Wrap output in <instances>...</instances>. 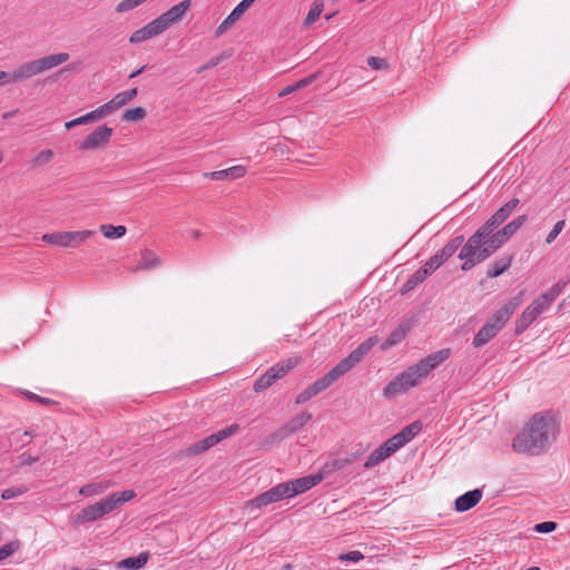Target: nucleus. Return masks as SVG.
Returning <instances> with one entry per match:
<instances>
[{
  "mask_svg": "<svg viewBox=\"0 0 570 570\" xmlns=\"http://www.w3.org/2000/svg\"><path fill=\"white\" fill-rule=\"evenodd\" d=\"M559 424L549 412L535 413L514 436L512 448L519 453L539 455L556 441Z\"/></svg>",
  "mask_w": 570,
  "mask_h": 570,
  "instance_id": "obj_1",
  "label": "nucleus"
},
{
  "mask_svg": "<svg viewBox=\"0 0 570 570\" xmlns=\"http://www.w3.org/2000/svg\"><path fill=\"white\" fill-rule=\"evenodd\" d=\"M451 356L450 348H442L420 360L412 366L397 374L384 389L383 396L392 399L414 389Z\"/></svg>",
  "mask_w": 570,
  "mask_h": 570,
  "instance_id": "obj_2",
  "label": "nucleus"
},
{
  "mask_svg": "<svg viewBox=\"0 0 570 570\" xmlns=\"http://www.w3.org/2000/svg\"><path fill=\"white\" fill-rule=\"evenodd\" d=\"M527 216L522 215L511 220L499 230H494L484 238L475 247L466 252L465 247H462L459 254V258L463 261L461 266L462 271H470L474 265L485 261L493 253H495L510 237L525 223Z\"/></svg>",
  "mask_w": 570,
  "mask_h": 570,
  "instance_id": "obj_3",
  "label": "nucleus"
},
{
  "mask_svg": "<svg viewBox=\"0 0 570 570\" xmlns=\"http://www.w3.org/2000/svg\"><path fill=\"white\" fill-rule=\"evenodd\" d=\"M379 343L377 336H371L361 343L354 351H352L346 357L341 360L328 373L308 385L305 390L309 397L320 394L321 392L328 389L340 377L350 372L355 367L367 353Z\"/></svg>",
  "mask_w": 570,
  "mask_h": 570,
  "instance_id": "obj_4",
  "label": "nucleus"
},
{
  "mask_svg": "<svg viewBox=\"0 0 570 570\" xmlns=\"http://www.w3.org/2000/svg\"><path fill=\"white\" fill-rule=\"evenodd\" d=\"M136 497L134 490H124L114 492L108 497L82 508L75 517L77 523H89L104 518L106 514L111 513L126 502Z\"/></svg>",
  "mask_w": 570,
  "mask_h": 570,
  "instance_id": "obj_5",
  "label": "nucleus"
},
{
  "mask_svg": "<svg viewBox=\"0 0 570 570\" xmlns=\"http://www.w3.org/2000/svg\"><path fill=\"white\" fill-rule=\"evenodd\" d=\"M521 296L522 293L511 298L487 320L473 338L472 344L474 347H482L499 334L521 304Z\"/></svg>",
  "mask_w": 570,
  "mask_h": 570,
  "instance_id": "obj_6",
  "label": "nucleus"
},
{
  "mask_svg": "<svg viewBox=\"0 0 570 570\" xmlns=\"http://www.w3.org/2000/svg\"><path fill=\"white\" fill-rule=\"evenodd\" d=\"M566 287L564 282H558L538 296L515 321V333H523L541 314L547 312Z\"/></svg>",
  "mask_w": 570,
  "mask_h": 570,
  "instance_id": "obj_7",
  "label": "nucleus"
},
{
  "mask_svg": "<svg viewBox=\"0 0 570 570\" xmlns=\"http://www.w3.org/2000/svg\"><path fill=\"white\" fill-rule=\"evenodd\" d=\"M69 58L67 52H57L27 61L10 73V82H20L41 75L67 62Z\"/></svg>",
  "mask_w": 570,
  "mask_h": 570,
  "instance_id": "obj_8",
  "label": "nucleus"
},
{
  "mask_svg": "<svg viewBox=\"0 0 570 570\" xmlns=\"http://www.w3.org/2000/svg\"><path fill=\"white\" fill-rule=\"evenodd\" d=\"M519 203L518 198H512L504 204L466 240L462 247H465L466 252H470L471 248H475L481 243L482 238L494 232L510 217Z\"/></svg>",
  "mask_w": 570,
  "mask_h": 570,
  "instance_id": "obj_9",
  "label": "nucleus"
},
{
  "mask_svg": "<svg viewBox=\"0 0 570 570\" xmlns=\"http://www.w3.org/2000/svg\"><path fill=\"white\" fill-rule=\"evenodd\" d=\"M299 363L296 356L289 357L284 362H279L272 366L265 374L261 375L254 383L255 392L259 393L272 386L277 380L282 379L292 368Z\"/></svg>",
  "mask_w": 570,
  "mask_h": 570,
  "instance_id": "obj_10",
  "label": "nucleus"
},
{
  "mask_svg": "<svg viewBox=\"0 0 570 570\" xmlns=\"http://www.w3.org/2000/svg\"><path fill=\"white\" fill-rule=\"evenodd\" d=\"M95 234L94 230H75V232H55L50 234H43L42 240L49 245H56L60 247H77L85 243Z\"/></svg>",
  "mask_w": 570,
  "mask_h": 570,
  "instance_id": "obj_11",
  "label": "nucleus"
},
{
  "mask_svg": "<svg viewBox=\"0 0 570 570\" xmlns=\"http://www.w3.org/2000/svg\"><path fill=\"white\" fill-rule=\"evenodd\" d=\"M114 129L107 125H101L88 134L79 144L80 151H91L96 149H104L108 146Z\"/></svg>",
  "mask_w": 570,
  "mask_h": 570,
  "instance_id": "obj_12",
  "label": "nucleus"
},
{
  "mask_svg": "<svg viewBox=\"0 0 570 570\" xmlns=\"http://www.w3.org/2000/svg\"><path fill=\"white\" fill-rule=\"evenodd\" d=\"M239 430L238 424H232L217 433H214L198 442H196L194 445H191L188 450V454H198L202 452H205L213 448L214 445L218 444L223 440L234 435Z\"/></svg>",
  "mask_w": 570,
  "mask_h": 570,
  "instance_id": "obj_13",
  "label": "nucleus"
},
{
  "mask_svg": "<svg viewBox=\"0 0 570 570\" xmlns=\"http://www.w3.org/2000/svg\"><path fill=\"white\" fill-rule=\"evenodd\" d=\"M324 478V473L320 470L315 474L284 482L288 499L308 491L313 487L317 485Z\"/></svg>",
  "mask_w": 570,
  "mask_h": 570,
  "instance_id": "obj_14",
  "label": "nucleus"
},
{
  "mask_svg": "<svg viewBox=\"0 0 570 570\" xmlns=\"http://www.w3.org/2000/svg\"><path fill=\"white\" fill-rule=\"evenodd\" d=\"M283 499H288L286 488L284 483H279L268 491L259 494L253 500L246 503V507L253 511L254 509H261L262 507H266L271 503L278 502Z\"/></svg>",
  "mask_w": 570,
  "mask_h": 570,
  "instance_id": "obj_15",
  "label": "nucleus"
},
{
  "mask_svg": "<svg viewBox=\"0 0 570 570\" xmlns=\"http://www.w3.org/2000/svg\"><path fill=\"white\" fill-rule=\"evenodd\" d=\"M191 6L190 0H183L179 3L173 6L166 12L156 18V21L165 32L170 26L181 21L186 12Z\"/></svg>",
  "mask_w": 570,
  "mask_h": 570,
  "instance_id": "obj_16",
  "label": "nucleus"
},
{
  "mask_svg": "<svg viewBox=\"0 0 570 570\" xmlns=\"http://www.w3.org/2000/svg\"><path fill=\"white\" fill-rule=\"evenodd\" d=\"M399 449L391 439L386 440L381 446L375 449L366 459L364 463L365 469H372L381 462L394 454Z\"/></svg>",
  "mask_w": 570,
  "mask_h": 570,
  "instance_id": "obj_17",
  "label": "nucleus"
},
{
  "mask_svg": "<svg viewBox=\"0 0 570 570\" xmlns=\"http://www.w3.org/2000/svg\"><path fill=\"white\" fill-rule=\"evenodd\" d=\"M255 0H242L226 19L217 27L216 36L224 35L236 21H238Z\"/></svg>",
  "mask_w": 570,
  "mask_h": 570,
  "instance_id": "obj_18",
  "label": "nucleus"
},
{
  "mask_svg": "<svg viewBox=\"0 0 570 570\" xmlns=\"http://www.w3.org/2000/svg\"><path fill=\"white\" fill-rule=\"evenodd\" d=\"M163 32H164L163 29L160 28V26L158 24L156 19H154L153 21L148 22L142 28L132 32L131 36L129 37V42L132 45L140 43L146 40L153 39L159 35H161Z\"/></svg>",
  "mask_w": 570,
  "mask_h": 570,
  "instance_id": "obj_19",
  "label": "nucleus"
},
{
  "mask_svg": "<svg viewBox=\"0 0 570 570\" xmlns=\"http://www.w3.org/2000/svg\"><path fill=\"white\" fill-rule=\"evenodd\" d=\"M161 266V259L159 256L150 249H141L139 252V262L136 267L132 268L134 273L139 271L156 269Z\"/></svg>",
  "mask_w": 570,
  "mask_h": 570,
  "instance_id": "obj_20",
  "label": "nucleus"
},
{
  "mask_svg": "<svg viewBox=\"0 0 570 570\" xmlns=\"http://www.w3.org/2000/svg\"><path fill=\"white\" fill-rule=\"evenodd\" d=\"M422 429V424L420 422H413L405 426L401 432L396 433L392 438V442L396 445L397 449H401L406 443H409L414 436L419 434Z\"/></svg>",
  "mask_w": 570,
  "mask_h": 570,
  "instance_id": "obj_21",
  "label": "nucleus"
},
{
  "mask_svg": "<svg viewBox=\"0 0 570 570\" xmlns=\"http://www.w3.org/2000/svg\"><path fill=\"white\" fill-rule=\"evenodd\" d=\"M246 167L243 165H236L229 167L227 169L205 173L204 176L206 178H210L214 180H227V179H237L246 175Z\"/></svg>",
  "mask_w": 570,
  "mask_h": 570,
  "instance_id": "obj_22",
  "label": "nucleus"
},
{
  "mask_svg": "<svg viewBox=\"0 0 570 570\" xmlns=\"http://www.w3.org/2000/svg\"><path fill=\"white\" fill-rule=\"evenodd\" d=\"M482 499V491L479 489L469 491L455 500V510L465 512L475 507Z\"/></svg>",
  "mask_w": 570,
  "mask_h": 570,
  "instance_id": "obj_23",
  "label": "nucleus"
},
{
  "mask_svg": "<svg viewBox=\"0 0 570 570\" xmlns=\"http://www.w3.org/2000/svg\"><path fill=\"white\" fill-rule=\"evenodd\" d=\"M312 420V414L307 412H303L292 420H289L281 430L279 434L282 438H287L288 435L301 430L307 422Z\"/></svg>",
  "mask_w": 570,
  "mask_h": 570,
  "instance_id": "obj_24",
  "label": "nucleus"
},
{
  "mask_svg": "<svg viewBox=\"0 0 570 570\" xmlns=\"http://www.w3.org/2000/svg\"><path fill=\"white\" fill-rule=\"evenodd\" d=\"M358 453H352L346 458L335 459L333 461L326 462L322 468V472L324 476L332 474L335 471L343 470L347 465L354 463L358 459Z\"/></svg>",
  "mask_w": 570,
  "mask_h": 570,
  "instance_id": "obj_25",
  "label": "nucleus"
},
{
  "mask_svg": "<svg viewBox=\"0 0 570 570\" xmlns=\"http://www.w3.org/2000/svg\"><path fill=\"white\" fill-rule=\"evenodd\" d=\"M114 487L110 480H102L99 482L88 483L79 489V494L83 497H96L105 493Z\"/></svg>",
  "mask_w": 570,
  "mask_h": 570,
  "instance_id": "obj_26",
  "label": "nucleus"
},
{
  "mask_svg": "<svg viewBox=\"0 0 570 570\" xmlns=\"http://www.w3.org/2000/svg\"><path fill=\"white\" fill-rule=\"evenodd\" d=\"M410 325L407 323L400 324L390 336L381 344V350L386 351L394 345L401 343L407 335Z\"/></svg>",
  "mask_w": 570,
  "mask_h": 570,
  "instance_id": "obj_27",
  "label": "nucleus"
},
{
  "mask_svg": "<svg viewBox=\"0 0 570 570\" xmlns=\"http://www.w3.org/2000/svg\"><path fill=\"white\" fill-rule=\"evenodd\" d=\"M149 560L148 552H141L137 557H129L118 562V568L128 570H138L146 566Z\"/></svg>",
  "mask_w": 570,
  "mask_h": 570,
  "instance_id": "obj_28",
  "label": "nucleus"
},
{
  "mask_svg": "<svg viewBox=\"0 0 570 570\" xmlns=\"http://www.w3.org/2000/svg\"><path fill=\"white\" fill-rule=\"evenodd\" d=\"M511 263H512L511 256H505L500 259H497L491 265V267L488 269V272H487L488 277L495 278V277L500 276L511 266Z\"/></svg>",
  "mask_w": 570,
  "mask_h": 570,
  "instance_id": "obj_29",
  "label": "nucleus"
},
{
  "mask_svg": "<svg viewBox=\"0 0 570 570\" xmlns=\"http://www.w3.org/2000/svg\"><path fill=\"white\" fill-rule=\"evenodd\" d=\"M137 94H138V89L132 88V89L117 94L110 101L117 111L118 109H120L121 107H124L125 105H127L128 102L134 100L136 98Z\"/></svg>",
  "mask_w": 570,
  "mask_h": 570,
  "instance_id": "obj_30",
  "label": "nucleus"
},
{
  "mask_svg": "<svg viewBox=\"0 0 570 570\" xmlns=\"http://www.w3.org/2000/svg\"><path fill=\"white\" fill-rule=\"evenodd\" d=\"M99 230L106 238L117 239L126 235L127 228L124 225L114 226L110 224H102L99 226Z\"/></svg>",
  "mask_w": 570,
  "mask_h": 570,
  "instance_id": "obj_31",
  "label": "nucleus"
},
{
  "mask_svg": "<svg viewBox=\"0 0 570 570\" xmlns=\"http://www.w3.org/2000/svg\"><path fill=\"white\" fill-rule=\"evenodd\" d=\"M463 240V236H456L451 239L442 249L438 250V253L446 262L462 245Z\"/></svg>",
  "mask_w": 570,
  "mask_h": 570,
  "instance_id": "obj_32",
  "label": "nucleus"
},
{
  "mask_svg": "<svg viewBox=\"0 0 570 570\" xmlns=\"http://www.w3.org/2000/svg\"><path fill=\"white\" fill-rule=\"evenodd\" d=\"M428 278L426 271L417 269L413 275H411L405 284L403 285L402 293L410 292L414 289L419 284L423 283Z\"/></svg>",
  "mask_w": 570,
  "mask_h": 570,
  "instance_id": "obj_33",
  "label": "nucleus"
},
{
  "mask_svg": "<svg viewBox=\"0 0 570 570\" xmlns=\"http://www.w3.org/2000/svg\"><path fill=\"white\" fill-rule=\"evenodd\" d=\"M324 9V3L322 0H315L312 6H311V9L304 20V24L305 26H311L312 23H314L321 16L322 11Z\"/></svg>",
  "mask_w": 570,
  "mask_h": 570,
  "instance_id": "obj_34",
  "label": "nucleus"
},
{
  "mask_svg": "<svg viewBox=\"0 0 570 570\" xmlns=\"http://www.w3.org/2000/svg\"><path fill=\"white\" fill-rule=\"evenodd\" d=\"M114 112H116V109L110 100L107 101L106 104L99 106L97 109L90 111L94 121L101 120V119L112 115Z\"/></svg>",
  "mask_w": 570,
  "mask_h": 570,
  "instance_id": "obj_35",
  "label": "nucleus"
},
{
  "mask_svg": "<svg viewBox=\"0 0 570 570\" xmlns=\"http://www.w3.org/2000/svg\"><path fill=\"white\" fill-rule=\"evenodd\" d=\"M148 0H121L115 7V12L118 14L131 11Z\"/></svg>",
  "mask_w": 570,
  "mask_h": 570,
  "instance_id": "obj_36",
  "label": "nucleus"
},
{
  "mask_svg": "<svg viewBox=\"0 0 570 570\" xmlns=\"http://www.w3.org/2000/svg\"><path fill=\"white\" fill-rule=\"evenodd\" d=\"M148 0H121L115 7V12L118 14L131 11Z\"/></svg>",
  "mask_w": 570,
  "mask_h": 570,
  "instance_id": "obj_37",
  "label": "nucleus"
},
{
  "mask_svg": "<svg viewBox=\"0 0 570 570\" xmlns=\"http://www.w3.org/2000/svg\"><path fill=\"white\" fill-rule=\"evenodd\" d=\"M147 112L142 107H135L131 109H127L122 114L124 121H140L146 117Z\"/></svg>",
  "mask_w": 570,
  "mask_h": 570,
  "instance_id": "obj_38",
  "label": "nucleus"
},
{
  "mask_svg": "<svg viewBox=\"0 0 570 570\" xmlns=\"http://www.w3.org/2000/svg\"><path fill=\"white\" fill-rule=\"evenodd\" d=\"M445 261L441 257V255L436 252L434 256H432L423 267L422 271H426V276L429 277L434 271H436L441 265H443Z\"/></svg>",
  "mask_w": 570,
  "mask_h": 570,
  "instance_id": "obj_39",
  "label": "nucleus"
},
{
  "mask_svg": "<svg viewBox=\"0 0 570 570\" xmlns=\"http://www.w3.org/2000/svg\"><path fill=\"white\" fill-rule=\"evenodd\" d=\"M53 156L55 153L51 149H43L33 157L32 165L35 167L45 166L52 160Z\"/></svg>",
  "mask_w": 570,
  "mask_h": 570,
  "instance_id": "obj_40",
  "label": "nucleus"
},
{
  "mask_svg": "<svg viewBox=\"0 0 570 570\" xmlns=\"http://www.w3.org/2000/svg\"><path fill=\"white\" fill-rule=\"evenodd\" d=\"M27 491H28V487H26V485L8 488L2 491L1 498L3 500H10V499H13V498L24 494Z\"/></svg>",
  "mask_w": 570,
  "mask_h": 570,
  "instance_id": "obj_41",
  "label": "nucleus"
},
{
  "mask_svg": "<svg viewBox=\"0 0 570 570\" xmlns=\"http://www.w3.org/2000/svg\"><path fill=\"white\" fill-rule=\"evenodd\" d=\"M20 548L19 541H11L0 548V561L12 556Z\"/></svg>",
  "mask_w": 570,
  "mask_h": 570,
  "instance_id": "obj_42",
  "label": "nucleus"
},
{
  "mask_svg": "<svg viewBox=\"0 0 570 570\" xmlns=\"http://www.w3.org/2000/svg\"><path fill=\"white\" fill-rule=\"evenodd\" d=\"M564 226V220L557 222L546 238L547 244L553 243L554 239L559 236V234L563 230Z\"/></svg>",
  "mask_w": 570,
  "mask_h": 570,
  "instance_id": "obj_43",
  "label": "nucleus"
},
{
  "mask_svg": "<svg viewBox=\"0 0 570 570\" xmlns=\"http://www.w3.org/2000/svg\"><path fill=\"white\" fill-rule=\"evenodd\" d=\"M338 559L341 561L358 562L364 559V556L362 554V552L355 550L341 554Z\"/></svg>",
  "mask_w": 570,
  "mask_h": 570,
  "instance_id": "obj_44",
  "label": "nucleus"
},
{
  "mask_svg": "<svg viewBox=\"0 0 570 570\" xmlns=\"http://www.w3.org/2000/svg\"><path fill=\"white\" fill-rule=\"evenodd\" d=\"M557 523L553 521H547L535 524L534 530L539 533H550L556 530Z\"/></svg>",
  "mask_w": 570,
  "mask_h": 570,
  "instance_id": "obj_45",
  "label": "nucleus"
},
{
  "mask_svg": "<svg viewBox=\"0 0 570 570\" xmlns=\"http://www.w3.org/2000/svg\"><path fill=\"white\" fill-rule=\"evenodd\" d=\"M367 63L372 69L381 70L387 68V62L385 59L377 58V57H370L367 59Z\"/></svg>",
  "mask_w": 570,
  "mask_h": 570,
  "instance_id": "obj_46",
  "label": "nucleus"
},
{
  "mask_svg": "<svg viewBox=\"0 0 570 570\" xmlns=\"http://www.w3.org/2000/svg\"><path fill=\"white\" fill-rule=\"evenodd\" d=\"M316 78H317L316 75H312V76H308V77H306V78H304V79L293 83L294 88H295V91L305 88L306 86L312 83Z\"/></svg>",
  "mask_w": 570,
  "mask_h": 570,
  "instance_id": "obj_47",
  "label": "nucleus"
},
{
  "mask_svg": "<svg viewBox=\"0 0 570 570\" xmlns=\"http://www.w3.org/2000/svg\"><path fill=\"white\" fill-rule=\"evenodd\" d=\"M38 456H32L30 454L23 453L19 456L20 465H31L38 462Z\"/></svg>",
  "mask_w": 570,
  "mask_h": 570,
  "instance_id": "obj_48",
  "label": "nucleus"
},
{
  "mask_svg": "<svg viewBox=\"0 0 570 570\" xmlns=\"http://www.w3.org/2000/svg\"><path fill=\"white\" fill-rule=\"evenodd\" d=\"M73 120H75L76 126L95 122L90 112H87L86 115L75 118Z\"/></svg>",
  "mask_w": 570,
  "mask_h": 570,
  "instance_id": "obj_49",
  "label": "nucleus"
},
{
  "mask_svg": "<svg viewBox=\"0 0 570 570\" xmlns=\"http://www.w3.org/2000/svg\"><path fill=\"white\" fill-rule=\"evenodd\" d=\"M309 399H311V397H309V395H308L307 391H306V390H303V391H302V392L296 396L295 403H296L297 405H299V404H303V403L307 402Z\"/></svg>",
  "mask_w": 570,
  "mask_h": 570,
  "instance_id": "obj_50",
  "label": "nucleus"
},
{
  "mask_svg": "<svg viewBox=\"0 0 570 570\" xmlns=\"http://www.w3.org/2000/svg\"><path fill=\"white\" fill-rule=\"evenodd\" d=\"M295 92V88H294V85H289L287 87H285L284 89H282L278 94L279 97H285L289 94H293Z\"/></svg>",
  "mask_w": 570,
  "mask_h": 570,
  "instance_id": "obj_51",
  "label": "nucleus"
},
{
  "mask_svg": "<svg viewBox=\"0 0 570 570\" xmlns=\"http://www.w3.org/2000/svg\"><path fill=\"white\" fill-rule=\"evenodd\" d=\"M11 83L10 73L0 70V85Z\"/></svg>",
  "mask_w": 570,
  "mask_h": 570,
  "instance_id": "obj_52",
  "label": "nucleus"
},
{
  "mask_svg": "<svg viewBox=\"0 0 570 570\" xmlns=\"http://www.w3.org/2000/svg\"><path fill=\"white\" fill-rule=\"evenodd\" d=\"M27 396H28L30 400H35V401H39V402H46V403H48V402H49V400L42 399V397H40V396L36 395L35 393H31V392H28V393H27Z\"/></svg>",
  "mask_w": 570,
  "mask_h": 570,
  "instance_id": "obj_53",
  "label": "nucleus"
},
{
  "mask_svg": "<svg viewBox=\"0 0 570 570\" xmlns=\"http://www.w3.org/2000/svg\"><path fill=\"white\" fill-rule=\"evenodd\" d=\"M73 127H76V124H75V120H73V119H72V120H69V121H67V122H65V128H66L67 130H70V129H72Z\"/></svg>",
  "mask_w": 570,
  "mask_h": 570,
  "instance_id": "obj_54",
  "label": "nucleus"
},
{
  "mask_svg": "<svg viewBox=\"0 0 570 570\" xmlns=\"http://www.w3.org/2000/svg\"><path fill=\"white\" fill-rule=\"evenodd\" d=\"M190 235L193 238L197 239L202 236V233L198 229H193V230H190Z\"/></svg>",
  "mask_w": 570,
  "mask_h": 570,
  "instance_id": "obj_55",
  "label": "nucleus"
},
{
  "mask_svg": "<svg viewBox=\"0 0 570 570\" xmlns=\"http://www.w3.org/2000/svg\"><path fill=\"white\" fill-rule=\"evenodd\" d=\"M144 69H145V66H144V67H141L140 69H138V70L134 71V72L129 76V78H130V79L136 78L138 75H140V73L144 71Z\"/></svg>",
  "mask_w": 570,
  "mask_h": 570,
  "instance_id": "obj_56",
  "label": "nucleus"
},
{
  "mask_svg": "<svg viewBox=\"0 0 570 570\" xmlns=\"http://www.w3.org/2000/svg\"><path fill=\"white\" fill-rule=\"evenodd\" d=\"M219 58H214L209 61V63L205 67V68H208V67H214L216 66L218 62H219Z\"/></svg>",
  "mask_w": 570,
  "mask_h": 570,
  "instance_id": "obj_57",
  "label": "nucleus"
},
{
  "mask_svg": "<svg viewBox=\"0 0 570 570\" xmlns=\"http://www.w3.org/2000/svg\"><path fill=\"white\" fill-rule=\"evenodd\" d=\"M13 114H14V112H6V114L3 115V117H4V118H9V117H11Z\"/></svg>",
  "mask_w": 570,
  "mask_h": 570,
  "instance_id": "obj_58",
  "label": "nucleus"
},
{
  "mask_svg": "<svg viewBox=\"0 0 570 570\" xmlns=\"http://www.w3.org/2000/svg\"><path fill=\"white\" fill-rule=\"evenodd\" d=\"M525 570H540V568L539 567H531V568H528Z\"/></svg>",
  "mask_w": 570,
  "mask_h": 570,
  "instance_id": "obj_59",
  "label": "nucleus"
}]
</instances>
